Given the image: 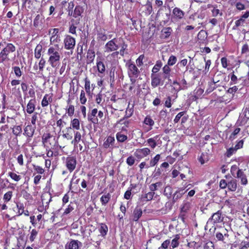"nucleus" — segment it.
I'll list each match as a JSON object with an SVG mask.
<instances>
[{"instance_id": "5701e85b", "label": "nucleus", "mask_w": 249, "mask_h": 249, "mask_svg": "<svg viewBox=\"0 0 249 249\" xmlns=\"http://www.w3.org/2000/svg\"><path fill=\"white\" fill-rule=\"evenodd\" d=\"M179 236L178 235H176L175 237L172 240V241H170V246L169 248V249H174L179 245Z\"/></svg>"}, {"instance_id": "6ab92c4d", "label": "nucleus", "mask_w": 249, "mask_h": 249, "mask_svg": "<svg viewBox=\"0 0 249 249\" xmlns=\"http://www.w3.org/2000/svg\"><path fill=\"white\" fill-rule=\"evenodd\" d=\"M35 103L36 101L34 99H31L29 101L27 105L26 109L28 113L32 114L34 112L35 109Z\"/></svg>"}, {"instance_id": "c03bdc74", "label": "nucleus", "mask_w": 249, "mask_h": 249, "mask_svg": "<svg viewBox=\"0 0 249 249\" xmlns=\"http://www.w3.org/2000/svg\"><path fill=\"white\" fill-rule=\"evenodd\" d=\"M155 195V193L153 191H151L146 194L143 198L146 201H150L152 199L154 195Z\"/></svg>"}, {"instance_id": "3c124183", "label": "nucleus", "mask_w": 249, "mask_h": 249, "mask_svg": "<svg viewBox=\"0 0 249 249\" xmlns=\"http://www.w3.org/2000/svg\"><path fill=\"white\" fill-rule=\"evenodd\" d=\"M37 234H38V231L36 230H35V229L32 230L31 232L30 236L29 237L30 241L33 242L34 241V240L35 239V238H36Z\"/></svg>"}, {"instance_id": "774afa93", "label": "nucleus", "mask_w": 249, "mask_h": 249, "mask_svg": "<svg viewBox=\"0 0 249 249\" xmlns=\"http://www.w3.org/2000/svg\"><path fill=\"white\" fill-rule=\"evenodd\" d=\"M46 63V61L43 58H41L39 61L38 65L39 69L40 71H42Z\"/></svg>"}, {"instance_id": "9b49d317", "label": "nucleus", "mask_w": 249, "mask_h": 249, "mask_svg": "<svg viewBox=\"0 0 249 249\" xmlns=\"http://www.w3.org/2000/svg\"><path fill=\"white\" fill-rule=\"evenodd\" d=\"M183 191L184 189L179 188L173 194L172 200V203L173 204H175L176 202L178 201V200L182 197V196L185 193Z\"/></svg>"}, {"instance_id": "7ed1b4c3", "label": "nucleus", "mask_w": 249, "mask_h": 249, "mask_svg": "<svg viewBox=\"0 0 249 249\" xmlns=\"http://www.w3.org/2000/svg\"><path fill=\"white\" fill-rule=\"evenodd\" d=\"M192 207L191 202H189L186 200L183 201L182 205L180 208V214L179 217L181 218L182 220L185 218L187 213L190 210Z\"/></svg>"}, {"instance_id": "4468645a", "label": "nucleus", "mask_w": 249, "mask_h": 249, "mask_svg": "<svg viewBox=\"0 0 249 249\" xmlns=\"http://www.w3.org/2000/svg\"><path fill=\"white\" fill-rule=\"evenodd\" d=\"M97 109L94 108L91 110L90 113L88 114V120L89 121H91L93 124H98V119L97 117H96V115L97 113Z\"/></svg>"}, {"instance_id": "72a5a7b5", "label": "nucleus", "mask_w": 249, "mask_h": 249, "mask_svg": "<svg viewBox=\"0 0 249 249\" xmlns=\"http://www.w3.org/2000/svg\"><path fill=\"white\" fill-rule=\"evenodd\" d=\"M71 125L73 128L76 130L80 129V123L78 119H74L71 122Z\"/></svg>"}, {"instance_id": "ddd939ff", "label": "nucleus", "mask_w": 249, "mask_h": 249, "mask_svg": "<svg viewBox=\"0 0 249 249\" xmlns=\"http://www.w3.org/2000/svg\"><path fill=\"white\" fill-rule=\"evenodd\" d=\"M237 178L240 179L241 183L245 185L248 183V179L247 178L246 175L244 174L243 170L238 169L236 173V177Z\"/></svg>"}, {"instance_id": "603ef678", "label": "nucleus", "mask_w": 249, "mask_h": 249, "mask_svg": "<svg viewBox=\"0 0 249 249\" xmlns=\"http://www.w3.org/2000/svg\"><path fill=\"white\" fill-rule=\"evenodd\" d=\"M107 35L102 32L98 33L97 34V39L98 40L105 41L107 39Z\"/></svg>"}, {"instance_id": "680f3d73", "label": "nucleus", "mask_w": 249, "mask_h": 249, "mask_svg": "<svg viewBox=\"0 0 249 249\" xmlns=\"http://www.w3.org/2000/svg\"><path fill=\"white\" fill-rule=\"evenodd\" d=\"M185 111H182L178 113L175 117V118L174 120V122L175 123H178L181 117L183 116L185 114Z\"/></svg>"}, {"instance_id": "e2e57ef3", "label": "nucleus", "mask_w": 249, "mask_h": 249, "mask_svg": "<svg viewBox=\"0 0 249 249\" xmlns=\"http://www.w3.org/2000/svg\"><path fill=\"white\" fill-rule=\"evenodd\" d=\"M135 161V158L132 156H131L127 158L126 161L128 165L132 166L134 164Z\"/></svg>"}, {"instance_id": "f8f14e48", "label": "nucleus", "mask_w": 249, "mask_h": 249, "mask_svg": "<svg viewBox=\"0 0 249 249\" xmlns=\"http://www.w3.org/2000/svg\"><path fill=\"white\" fill-rule=\"evenodd\" d=\"M227 188L229 191L234 192L237 189V180L236 179L230 178L227 181Z\"/></svg>"}, {"instance_id": "4d7b16f0", "label": "nucleus", "mask_w": 249, "mask_h": 249, "mask_svg": "<svg viewBox=\"0 0 249 249\" xmlns=\"http://www.w3.org/2000/svg\"><path fill=\"white\" fill-rule=\"evenodd\" d=\"M17 207L18 209V215H21L24 213V207L22 204H17Z\"/></svg>"}, {"instance_id": "ea45409f", "label": "nucleus", "mask_w": 249, "mask_h": 249, "mask_svg": "<svg viewBox=\"0 0 249 249\" xmlns=\"http://www.w3.org/2000/svg\"><path fill=\"white\" fill-rule=\"evenodd\" d=\"M131 115H132V113H130L129 115L125 116L123 118L121 119L119 121V123H120L121 124H124L126 127H128L129 122L128 121L125 120V119L130 117L131 116Z\"/></svg>"}, {"instance_id": "2f4dec72", "label": "nucleus", "mask_w": 249, "mask_h": 249, "mask_svg": "<svg viewBox=\"0 0 249 249\" xmlns=\"http://www.w3.org/2000/svg\"><path fill=\"white\" fill-rule=\"evenodd\" d=\"M110 198V195L109 194H107L106 195H103L101 197V201L103 205H105L109 200Z\"/></svg>"}, {"instance_id": "4be33fe9", "label": "nucleus", "mask_w": 249, "mask_h": 249, "mask_svg": "<svg viewBox=\"0 0 249 249\" xmlns=\"http://www.w3.org/2000/svg\"><path fill=\"white\" fill-rule=\"evenodd\" d=\"M172 32V28L171 27H165L162 29L161 36L163 38L166 39L168 38L171 35V32Z\"/></svg>"}, {"instance_id": "f257e3e1", "label": "nucleus", "mask_w": 249, "mask_h": 249, "mask_svg": "<svg viewBox=\"0 0 249 249\" xmlns=\"http://www.w3.org/2000/svg\"><path fill=\"white\" fill-rule=\"evenodd\" d=\"M49 55L48 62L53 68L56 67L59 63L61 58V50L58 44L50 47L48 50Z\"/></svg>"}, {"instance_id": "6e6d98bb", "label": "nucleus", "mask_w": 249, "mask_h": 249, "mask_svg": "<svg viewBox=\"0 0 249 249\" xmlns=\"http://www.w3.org/2000/svg\"><path fill=\"white\" fill-rule=\"evenodd\" d=\"M12 196V192L9 191L4 194L3 196V199L5 202L10 201Z\"/></svg>"}, {"instance_id": "412c9836", "label": "nucleus", "mask_w": 249, "mask_h": 249, "mask_svg": "<svg viewBox=\"0 0 249 249\" xmlns=\"http://www.w3.org/2000/svg\"><path fill=\"white\" fill-rule=\"evenodd\" d=\"M114 142V137L108 136L104 142L103 146L105 148H108L113 145Z\"/></svg>"}, {"instance_id": "5fc2aeb1", "label": "nucleus", "mask_w": 249, "mask_h": 249, "mask_svg": "<svg viewBox=\"0 0 249 249\" xmlns=\"http://www.w3.org/2000/svg\"><path fill=\"white\" fill-rule=\"evenodd\" d=\"M237 149L235 148V147H231L229 148L226 152V156L228 157H230L233 154H234L236 151Z\"/></svg>"}, {"instance_id": "1a4fd4ad", "label": "nucleus", "mask_w": 249, "mask_h": 249, "mask_svg": "<svg viewBox=\"0 0 249 249\" xmlns=\"http://www.w3.org/2000/svg\"><path fill=\"white\" fill-rule=\"evenodd\" d=\"M142 210L139 206H137L134 210L131 216V219L133 221H138L142 215Z\"/></svg>"}, {"instance_id": "4c0bfd02", "label": "nucleus", "mask_w": 249, "mask_h": 249, "mask_svg": "<svg viewBox=\"0 0 249 249\" xmlns=\"http://www.w3.org/2000/svg\"><path fill=\"white\" fill-rule=\"evenodd\" d=\"M81 139V135L79 132H76L74 135V138L73 141H72V143H74V144H77Z\"/></svg>"}, {"instance_id": "c85d7f7f", "label": "nucleus", "mask_w": 249, "mask_h": 249, "mask_svg": "<svg viewBox=\"0 0 249 249\" xmlns=\"http://www.w3.org/2000/svg\"><path fill=\"white\" fill-rule=\"evenodd\" d=\"M100 232L103 236H105L108 231V228L107 226L104 223H102L99 229Z\"/></svg>"}, {"instance_id": "2eb2a0df", "label": "nucleus", "mask_w": 249, "mask_h": 249, "mask_svg": "<svg viewBox=\"0 0 249 249\" xmlns=\"http://www.w3.org/2000/svg\"><path fill=\"white\" fill-rule=\"evenodd\" d=\"M151 77V85L153 88H155L160 84L161 79L159 74L152 73Z\"/></svg>"}, {"instance_id": "c756f323", "label": "nucleus", "mask_w": 249, "mask_h": 249, "mask_svg": "<svg viewBox=\"0 0 249 249\" xmlns=\"http://www.w3.org/2000/svg\"><path fill=\"white\" fill-rule=\"evenodd\" d=\"M162 65V62L160 61H157L155 65L154 66L152 70V73L158 72Z\"/></svg>"}, {"instance_id": "a878e982", "label": "nucleus", "mask_w": 249, "mask_h": 249, "mask_svg": "<svg viewBox=\"0 0 249 249\" xmlns=\"http://www.w3.org/2000/svg\"><path fill=\"white\" fill-rule=\"evenodd\" d=\"M42 50V46L40 44H38L35 50V57L39 59L41 56V52Z\"/></svg>"}, {"instance_id": "0eeeda50", "label": "nucleus", "mask_w": 249, "mask_h": 249, "mask_svg": "<svg viewBox=\"0 0 249 249\" xmlns=\"http://www.w3.org/2000/svg\"><path fill=\"white\" fill-rule=\"evenodd\" d=\"M64 42L65 48L67 50L73 49L75 45V38L70 36H67Z\"/></svg>"}, {"instance_id": "aec40b11", "label": "nucleus", "mask_w": 249, "mask_h": 249, "mask_svg": "<svg viewBox=\"0 0 249 249\" xmlns=\"http://www.w3.org/2000/svg\"><path fill=\"white\" fill-rule=\"evenodd\" d=\"M35 129L31 125H28L24 128V133L29 137H32L35 132Z\"/></svg>"}, {"instance_id": "338daca9", "label": "nucleus", "mask_w": 249, "mask_h": 249, "mask_svg": "<svg viewBox=\"0 0 249 249\" xmlns=\"http://www.w3.org/2000/svg\"><path fill=\"white\" fill-rule=\"evenodd\" d=\"M144 123L146 124L149 125L150 126H152L154 124V121L149 117H146L144 119Z\"/></svg>"}, {"instance_id": "393cba45", "label": "nucleus", "mask_w": 249, "mask_h": 249, "mask_svg": "<svg viewBox=\"0 0 249 249\" xmlns=\"http://www.w3.org/2000/svg\"><path fill=\"white\" fill-rule=\"evenodd\" d=\"M219 83V81H215L214 79H213V82L209 83V88L206 90V92L210 93L213 91L216 88L215 84H218L217 86H220Z\"/></svg>"}, {"instance_id": "79ce46f5", "label": "nucleus", "mask_w": 249, "mask_h": 249, "mask_svg": "<svg viewBox=\"0 0 249 249\" xmlns=\"http://www.w3.org/2000/svg\"><path fill=\"white\" fill-rule=\"evenodd\" d=\"M22 132V129L20 126L17 125L14 126L13 129V133L16 136L19 135Z\"/></svg>"}, {"instance_id": "49530a36", "label": "nucleus", "mask_w": 249, "mask_h": 249, "mask_svg": "<svg viewBox=\"0 0 249 249\" xmlns=\"http://www.w3.org/2000/svg\"><path fill=\"white\" fill-rule=\"evenodd\" d=\"M127 48V45L125 44L124 43H123V44L121 46V49L120 50V52H115L114 53L112 54V55L115 54L116 55L118 54L119 53L122 55L124 56V51Z\"/></svg>"}, {"instance_id": "e433bc0d", "label": "nucleus", "mask_w": 249, "mask_h": 249, "mask_svg": "<svg viewBox=\"0 0 249 249\" xmlns=\"http://www.w3.org/2000/svg\"><path fill=\"white\" fill-rule=\"evenodd\" d=\"M160 159V155L157 154L153 159L150 160V166H154L159 161Z\"/></svg>"}, {"instance_id": "f704fd0d", "label": "nucleus", "mask_w": 249, "mask_h": 249, "mask_svg": "<svg viewBox=\"0 0 249 249\" xmlns=\"http://www.w3.org/2000/svg\"><path fill=\"white\" fill-rule=\"evenodd\" d=\"M82 12V9L80 6H76L74 10L73 14V17L75 18H77L81 15Z\"/></svg>"}, {"instance_id": "bb28decb", "label": "nucleus", "mask_w": 249, "mask_h": 249, "mask_svg": "<svg viewBox=\"0 0 249 249\" xmlns=\"http://www.w3.org/2000/svg\"><path fill=\"white\" fill-rule=\"evenodd\" d=\"M78 243L81 244L77 240H72L69 243L67 249H79Z\"/></svg>"}, {"instance_id": "37998d69", "label": "nucleus", "mask_w": 249, "mask_h": 249, "mask_svg": "<svg viewBox=\"0 0 249 249\" xmlns=\"http://www.w3.org/2000/svg\"><path fill=\"white\" fill-rule=\"evenodd\" d=\"M177 57L175 56L172 55L171 56H170V57L168 60L167 64H168V65H169V66H173L176 64V63L177 62Z\"/></svg>"}, {"instance_id": "f03ea898", "label": "nucleus", "mask_w": 249, "mask_h": 249, "mask_svg": "<svg viewBox=\"0 0 249 249\" xmlns=\"http://www.w3.org/2000/svg\"><path fill=\"white\" fill-rule=\"evenodd\" d=\"M215 236L217 241L223 243H226L229 237L228 231L225 228H221L219 231H216Z\"/></svg>"}, {"instance_id": "a211bd4d", "label": "nucleus", "mask_w": 249, "mask_h": 249, "mask_svg": "<svg viewBox=\"0 0 249 249\" xmlns=\"http://www.w3.org/2000/svg\"><path fill=\"white\" fill-rule=\"evenodd\" d=\"M95 56V52L93 49H89L87 55V63L90 64L94 61Z\"/></svg>"}, {"instance_id": "7c9ffc66", "label": "nucleus", "mask_w": 249, "mask_h": 249, "mask_svg": "<svg viewBox=\"0 0 249 249\" xmlns=\"http://www.w3.org/2000/svg\"><path fill=\"white\" fill-rule=\"evenodd\" d=\"M116 139L118 142H123L127 140V137L121 132H118L116 134Z\"/></svg>"}, {"instance_id": "b1692460", "label": "nucleus", "mask_w": 249, "mask_h": 249, "mask_svg": "<svg viewBox=\"0 0 249 249\" xmlns=\"http://www.w3.org/2000/svg\"><path fill=\"white\" fill-rule=\"evenodd\" d=\"M52 101V97L51 96L49 97L48 94H45L42 100L41 106H42V107H47L49 104V102H51Z\"/></svg>"}, {"instance_id": "c9c22d12", "label": "nucleus", "mask_w": 249, "mask_h": 249, "mask_svg": "<svg viewBox=\"0 0 249 249\" xmlns=\"http://www.w3.org/2000/svg\"><path fill=\"white\" fill-rule=\"evenodd\" d=\"M162 71L163 73L165 74L164 78H168L170 74V72L171 71V69L169 68V65H168V64L165 65L163 68H162Z\"/></svg>"}, {"instance_id": "473e14b6", "label": "nucleus", "mask_w": 249, "mask_h": 249, "mask_svg": "<svg viewBox=\"0 0 249 249\" xmlns=\"http://www.w3.org/2000/svg\"><path fill=\"white\" fill-rule=\"evenodd\" d=\"M172 193V188L170 186H167L165 187L164 191V195L168 198L171 196Z\"/></svg>"}, {"instance_id": "13d9d810", "label": "nucleus", "mask_w": 249, "mask_h": 249, "mask_svg": "<svg viewBox=\"0 0 249 249\" xmlns=\"http://www.w3.org/2000/svg\"><path fill=\"white\" fill-rule=\"evenodd\" d=\"M80 101L82 104H85L87 101L85 93L84 90H82L80 96Z\"/></svg>"}, {"instance_id": "a19ab883", "label": "nucleus", "mask_w": 249, "mask_h": 249, "mask_svg": "<svg viewBox=\"0 0 249 249\" xmlns=\"http://www.w3.org/2000/svg\"><path fill=\"white\" fill-rule=\"evenodd\" d=\"M9 176L16 181H18L21 178V177L19 175H17L16 173L14 172H9L8 173Z\"/></svg>"}, {"instance_id": "a18cd8bd", "label": "nucleus", "mask_w": 249, "mask_h": 249, "mask_svg": "<svg viewBox=\"0 0 249 249\" xmlns=\"http://www.w3.org/2000/svg\"><path fill=\"white\" fill-rule=\"evenodd\" d=\"M9 53V52H8V51L6 50V49H5V48L1 51L0 53V56L2 58V62L6 59L7 56Z\"/></svg>"}, {"instance_id": "de8ad7c7", "label": "nucleus", "mask_w": 249, "mask_h": 249, "mask_svg": "<svg viewBox=\"0 0 249 249\" xmlns=\"http://www.w3.org/2000/svg\"><path fill=\"white\" fill-rule=\"evenodd\" d=\"M170 244V240L167 239L164 241L161 246L158 249H167Z\"/></svg>"}, {"instance_id": "864d4df0", "label": "nucleus", "mask_w": 249, "mask_h": 249, "mask_svg": "<svg viewBox=\"0 0 249 249\" xmlns=\"http://www.w3.org/2000/svg\"><path fill=\"white\" fill-rule=\"evenodd\" d=\"M79 19L78 20H76L75 21V23L72 24L69 29V32L70 33L72 34H76V27L75 26V25L77 24L79 22Z\"/></svg>"}, {"instance_id": "6e6552de", "label": "nucleus", "mask_w": 249, "mask_h": 249, "mask_svg": "<svg viewBox=\"0 0 249 249\" xmlns=\"http://www.w3.org/2000/svg\"><path fill=\"white\" fill-rule=\"evenodd\" d=\"M76 158L73 157H68L66 159V165L67 169L70 172L73 171L76 165Z\"/></svg>"}, {"instance_id": "bf43d9fd", "label": "nucleus", "mask_w": 249, "mask_h": 249, "mask_svg": "<svg viewBox=\"0 0 249 249\" xmlns=\"http://www.w3.org/2000/svg\"><path fill=\"white\" fill-rule=\"evenodd\" d=\"M85 88L86 92L87 93L90 92V81L88 79L87 77H86L85 79Z\"/></svg>"}, {"instance_id": "09e8293b", "label": "nucleus", "mask_w": 249, "mask_h": 249, "mask_svg": "<svg viewBox=\"0 0 249 249\" xmlns=\"http://www.w3.org/2000/svg\"><path fill=\"white\" fill-rule=\"evenodd\" d=\"M244 22H245V19L242 18H240V19H239L238 20H237L235 21V24L233 27V29L235 30L236 29L237 27H238L240 26L243 25V24L244 23Z\"/></svg>"}, {"instance_id": "58836bf2", "label": "nucleus", "mask_w": 249, "mask_h": 249, "mask_svg": "<svg viewBox=\"0 0 249 249\" xmlns=\"http://www.w3.org/2000/svg\"><path fill=\"white\" fill-rule=\"evenodd\" d=\"M162 183L161 182H158L155 183H153L150 185L149 188L151 191L154 192L155 191L157 190L158 187H161Z\"/></svg>"}, {"instance_id": "69168bd1", "label": "nucleus", "mask_w": 249, "mask_h": 249, "mask_svg": "<svg viewBox=\"0 0 249 249\" xmlns=\"http://www.w3.org/2000/svg\"><path fill=\"white\" fill-rule=\"evenodd\" d=\"M203 61L205 62V66L204 71H205V72L206 73L209 71L210 65L211 64V61L210 60H208L207 61H206L205 58L204 59Z\"/></svg>"}, {"instance_id": "9d476101", "label": "nucleus", "mask_w": 249, "mask_h": 249, "mask_svg": "<svg viewBox=\"0 0 249 249\" xmlns=\"http://www.w3.org/2000/svg\"><path fill=\"white\" fill-rule=\"evenodd\" d=\"M223 220V217L222 216V212L220 211H218L214 213L209 219V221H213L214 223H219L222 222Z\"/></svg>"}, {"instance_id": "0e129e2a", "label": "nucleus", "mask_w": 249, "mask_h": 249, "mask_svg": "<svg viewBox=\"0 0 249 249\" xmlns=\"http://www.w3.org/2000/svg\"><path fill=\"white\" fill-rule=\"evenodd\" d=\"M34 170L37 173L40 174H42L44 172V170L41 167L33 165Z\"/></svg>"}, {"instance_id": "f3484780", "label": "nucleus", "mask_w": 249, "mask_h": 249, "mask_svg": "<svg viewBox=\"0 0 249 249\" xmlns=\"http://www.w3.org/2000/svg\"><path fill=\"white\" fill-rule=\"evenodd\" d=\"M42 20L43 18L41 15L39 14H37L34 20V26L36 28L38 29H42Z\"/></svg>"}, {"instance_id": "8fccbe9b", "label": "nucleus", "mask_w": 249, "mask_h": 249, "mask_svg": "<svg viewBox=\"0 0 249 249\" xmlns=\"http://www.w3.org/2000/svg\"><path fill=\"white\" fill-rule=\"evenodd\" d=\"M147 142L152 149L155 148L157 146V142L154 138L148 139Z\"/></svg>"}, {"instance_id": "cd10ccee", "label": "nucleus", "mask_w": 249, "mask_h": 249, "mask_svg": "<svg viewBox=\"0 0 249 249\" xmlns=\"http://www.w3.org/2000/svg\"><path fill=\"white\" fill-rule=\"evenodd\" d=\"M97 67L99 72L103 73L105 71L106 68L103 62L98 61L97 62Z\"/></svg>"}, {"instance_id": "39448f33", "label": "nucleus", "mask_w": 249, "mask_h": 249, "mask_svg": "<svg viewBox=\"0 0 249 249\" xmlns=\"http://www.w3.org/2000/svg\"><path fill=\"white\" fill-rule=\"evenodd\" d=\"M150 150L148 148L137 149L134 153V155L138 159H142L150 153Z\"/></svg>"}, {"instance_id": "423d86ee", "label": "nucleus", "mask_w": 249, "mask_h": 249, "mask_svg": "<svg viewBox=\"0 0 249 249\" xmlns=\"http://www.w3.org/2000/svg\"><path fill=\"white\" fill-rule=\"evenodd\" d=\"M117 39L114 38L109 41L105 45L106 52H110L116 51L119 48V46L116 44Z\"/></svg>"}, {"instance_id": "dca6fc26", "label": "nucleus", "mask_w": 249, "mask_h": 249, "mask_svg": "<svg viewBox=\"0 0 249 249\" xmlns=\"http://www.w3.org/2000/svg\"><path fill=\"white\" fill-rule=\"evenodd\" d=\"M174 17L176 18L181 19L184 16V12L178 7H175L173 10Z\"/></svg>"}, {"instance_id": "052dcab7", "label": "nucleus", "mask_w": 249, "mask_h": 249, "mask_svg": "<svg viewBox=\"0 0 249 249\" xmlns=\"http://www.w3.org/2000/svg\"><path fill=\"white\" fill-rule=\"evenodd\" d=\"M5 49L9 53L14 52L16 50L15 47L11 43H8Z\"/></svg>"}, {"instance_id": "20e7f679", "label": "nucleus", "mask_w": 249, "mask_h": 249, "mask_svg": "<svg viewBox=\"0 0 249 249\" xmlns=\"http://www.w3.org/2000/svg\"><path fill=\"white\" fill-rule=\"evenodd\" d=\"M126 65L128 68V74L129 77H137L140 73V71L136 66L134 63L130 62L127 63Z\"/></svg>"}]
</instances>
